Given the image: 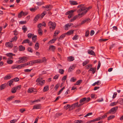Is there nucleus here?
<instances>
[{"label":"nucleus","instance_id":"nucleus-1","mask_svg":"<svg viewBox=\"0 0 123 123\" xmlns=\"http://www.w3.org/2000/svg\"><path fill=\"white\" fill-rule=\"evenodd\" d=\"M48 25L49 26V28L51 31H52L55 29L56 24L55 22L50 21L48 22Z\"/></svg>","mask_w":123,"mask_h":123},{"label":"nucleus","instance_id":"nucleus-2","mask_svg":"<svg viewBox=\"0 0 123 123\" xmlns=\"http://www.w3.org/2000/svg\"><path fill=\"white\" fill-rule=\"evenodd\" d=\"M42 80V78L40 77L37 79L36 80V82H37L36 84L41 86H42L44 85L45 83V80Z\"/></svg>","mask_w":123,"mask_h":123},{"label":"nucleus","instance_id":"nucleus-3","mask_svg":"<svg viewBox=\"0 0 123 123\" xmlns=\"http://www.w3.org/2000/svg\"><path fill=\"white\" fill-rule=\"evenodd\" d=\"M75 11V10L69 11L66 12L65 15H69L68 17L69 18H70L74 16L73 13Z\"/></svg>","mask_w":123,"mask_h":123},{"label":"nucleus","instance_id":"nucleus-4","mask_svg":"<svg viewBox=\"0 0 123 123\" xmlns=\"http://www.w3.org/2000/svg\"><path fill=\"white\" fill-rule=\"evenodd\" d=\"M18 59L19 60L17 61V62L19 63H24L27 61L26 57H19Z\"/></svg>","mask_w":123,"mask_h":123},{"label":"nucleus","instance_id":"nucleus-5","mask_svg":"<svg viewBox=\"0 0 123 123\" xmlns=\"http://www.w3.org/2000/svg\"><path fill=\"white\" fill-rule=\"evenodd\" d=\"M118 106H116L111 109L107 113V114L110 113L113 114L115 113L117 110Z\"/></svg>","mask_w":123,"mask_h":123},{"label":"nucleus","instance_id":"nucleus-6","mask_svg":"<svg viewBox=\"0 0 123 123\" xmlns=\"http://www.w3.org/2000/svg\"><path fill=\"white\" fill-rule=\"evenodd\" d=\"M87 11L88 10L86 9V11L82 12L81 13L77 15H76V16L77 18H80L84 16Z\"/></svg>","mask_w":123,"mask_h":123},{"label":"nucleus","instance_id":"nucleus-7","mask_svg":"<svg viewBox=\"0 0 123 123\" xmlns=\"http://www.w3.org/2000/svg\"><path fill=\"white\" fill-rule=\"evenodd\" d=\"M102 117H98L96 118L93 119L92 120L87 121L86 123H91L92 122H95L97 121H99L100 120Z\"/></svg>","mask_w":123,"mask_h":123},{"label":"nucleus","instance_id":"nucleus-8","mask_svg":"<svg viewBox=\"0 0 123 123\" xmlns=\"http://www.w3.org/2000/svg\"><path fill=\"white\" fill-rule=\"evenodd\" d=\"M86 9L88 10V9H86V8L85 7H81L79 9H78L77 12L78 13H80L81 12H83L85 11H86Z\"/></svg>","mask_w":123,"mask_h":123},{"label":"nucleus","instance_id":"nucleus-9","mask_svg":"<svg viewBox=\"0 0 123 123\" xmlns=\"http://www.w3.org/2000/svg\"><path fill=\"white\" fill-rule=\"evenodd\" d=\"M52 6L50 5L46 6L44 7V8H46L45 10L47 11L50 10L52 9Z\"/></svg>","mask_w":123,"mask_h":123},{"label":"nucleus","instance_id":"nucleus-10","mask_svg":"<svg viewBox=\"0 0 123 123\" xmlns=\"http://www.w3.org/2000/svg\"><path fill=\"white\" fill-rule=\"evenodd\" d=\"M12 42H8L6 43V47L9 48H12L13 46V44L11 43Z\"/></svg>","mask_w":123,"mask_h":123},{"label":"nucleus","instance_id":"nucleus-11","mask_svg":"<svg viewBox=\"0 0 123 123\" xmlns=\"http://www.w3.org/2000/svg\"><path fill=\"white\" fill-rule=\"evenodd\" d=\"M41 107V105L40 104L34 105L32 109H40Z\"/></svg>","mask_w":123,"mask_h":123},{"label":"nucleus","instance_id":"nucleus-12","mask_svg":"<svg viewBox=\"0 0 123 123\" xmlns=\"http://www.w3.org/2000/svg\"><path fill=\"white\" fill-rule=\"evenodd\" d=\"M87 53L88 54L92 55L95 56L96 55L95 53L92 50H88L87 51Z\"/></svg>","mask_w":123,"mask_h":123},{"label":"nucleus","instance_id":"nucleus-13","mask_svg":"<svg viewBox=\"0 0 123 123\" xmlns=\"http://www.w3.org/2000/svg\"><path fill=\"white\" fill-rule=\"evenodd\" d=\"M74 59V57L72 56H69L67 57L68 60L69 62H71L73 61Z\"/></svg>","mask_w":123,"mask_h":123},{"label":"nucleus","instance_id":"nucleus-14","mask_svg":"<svg viewBox=\"0 0 123 123\" xmlns=\"http://www.w3.org/2000/svg\"><path fill=\"white\" fill-rule=\"evenodd\" d=\"M40 16V15L39 14L37 15L35 17L34 19V21L35 23H36L38 20L39 17Z\"/></svg>","mask_w":123,"mask_h":123},{"label":"nucleus","instance_id":"nucleus-15","mask_svg":"<svg viewBox=\"0 0 123 123\" xmlns=\"http://www.w3.org/2000/svg\"><path fill=\"white\" fill-rule=\"evenodd\" d=\"M96 70V68H90V69L89 70H88V72L90 71H92V74H94Z\"/></svg>","mask_w":123,"mask_h":123},{"label":"nucleus","instance_id":"nucleus-16","mask_svg":"<svg viewBox=\"0 0 123 123\" xmlns=\"http://www.w3.org/2000/svg\"><path fill=\"white\" fill-rule=\"evenodd\" d=\"M6 55L8 56L10 59H12V56L13 55H15V54H13L12 53H9L8 54H6Z\"/></svg>","mask_w":123,"mask_h":123},{"label":"nucleus","instance_id":"nucleus-17","mask_svg":"<svg viewBox=\"0 0 123 123\" xmlns=\"http://www.w3.org/2000/svg\"><path fill=\"white\" fill-rule=\"evenodd\" d=\"M11 78V77L10 75L9 74L5 76L4 78V79L5 80H6L10 79Z\"/></svg>","mask_w":123,"mask_h":123},{"label":"nucleus","instance_id":"nucleus-18","mask_svg":"<svg viewBox=\"0 0 123 123\" xmlns=\"http://www.w3.org/2000/svg\"><path fill=\"white\" fill-rule=\"evenodd\" d=\"M86 98H84L81 99L80 101V103H84V104L85 103V100H86Z\"/></svg>","mask_w":123,"mask_h":123},{"label":"nucleus","instance_id":"nucleus-19","mask_svg":"<svg viewBox=\"0 0 123 123\" xmlns=\"http://www.w3.org/2000/svg\"><path fill=\"white\" fill-rule=\"evenodd\" d=\"M69 3L71 5H75L78 4V3L77 2L74 1H70Z\"/></svg>","mask_w":123,"mask_h":123},{"label":"nucleus","instance_id":"nucleus-20","mask_svg":"<svg viewBox=\"0 0 123 123\" xmlns=\"http://www.w3.org/2000/svg\"><path fill=\"white\" fill-rule=\"evenodd\" d=\"M49 49H51L53 52L54 51V50L55 48V46L53 45H51L49 46Z\"/></svg>","mask_w":123,"mask_h":123},{"label":"nucleus","instance_id":"nucleus-21","mask_svg":"<svg viewBox=\"0 0 123 123\" xmlns=\"http://www.w3.org/2000/svg\"><path fill=\"white\" fill-rule=\"evenodd\" d=\"M17 39V37L15 36L12 38L10 40L11 42H12L13 41H16Z\"/></svg>","mask_w":123,"mask_h":123},{"label":"nucleus","instance_id":"nucleus-22","mask_svg":"<svg viewBox=\"0 0 123 123\" xmlns=\"http://www.w3.org/2000/svg\"><path fill=\"white\" fill-rule=\"evenodd\" d=\"M22 29L23 31V32L24 33H25L27 30V27L25 25H24L23 26Z\"/></svg>","mask_w":123,"mask_h":123},{"label":"nucleus","instance_id":"nucleus-23","mask_svg":"<svg viewBox=\"0 0 123 123\" xmlns=\"http://www.w3.org/2000/svg\"><path fill=\"white\" fill-rule=\"evenodd\" d=\"M101 84V82L100 80H98L97 82H96L92 84V85L93 86H94L96 84H97L98 86L99 85Z\"/></svg>","mask_w":123,"mask_h":123},{"label":"nucleus","instance_id":"nucleus-24","mask_svg":"<svg viewBox=\"0 0 123 123\" xmlns=\"http://www.w3.org/2000/svg\"><path fill=\"white\" fill-rule=\"evenodd\" d=\"M74 68L73 66H70L68 69V72H71L74 69Z\"/></svg>","mask_w":123,"mask_h":123},{"label":"nucleus","instance_id":"nucleus-25","mask_svg":"<svg viewBox=\"0 0 123 123\" xmlns=\"http://www.w3.org/2000/svg\"><path fill=\"white\" fill-rule=\"evenodd\" d=\"M82 80H80L77 81L74 84V85H80V84L82 82Z\"/></svg>","mask_w":123,"mask_h":123},{"label":"nucleus","instance_id":"nucleus-26","mask_svg":"<svg viewBox=\"0 0 123 123\" xmlns=\"http://www.w3.org/2000/svg\"><path fill=\"white\" fill-rule=\"evenodd\" d=\"M18 49L20 51H24L25 49V47L22 45L20 46L19 47Z\"/></svg>","mask_w":123,"mask_h":123},{"label":"nucleus","instance_id":"nucleus-27","mask_svg":"<svg viewBox=\"0 0 123 123\" xmlns=\"http://www.w3.org/2000/svg\"><path fill=\"white\" fill-rule=\"evenodd\" d=\"M30 43V40L28 39H27L23 41L22 43V44L29 43Z\"/></svg>","mask_w":123,"mask_h":123},{"label":"nucleus","instance_id":"nucleus-28","mask_svg":"<svg viewBox=\"0 0 123 123\" xmlns=\"http://www.w3.org/2000/svg\"><path fill=\"white\" fill-rule=\"evenodd\" d=\"M35 49L36 50H38L39 48V43H36L35 45Z\"/></svg>","mask_w":123,"mask_h":123},{"label":"nucleus","instance_id":"nucleus-29","mask_svg":"<svg viewBox=\"0 0 123 123\" xmlns=\"http://www.w3.org/2000/svg\"><path fill=\"white\" fill-rule=\"evenodd\" d=\"M74 33V30H70L66 33V34L68 35H70L73 34Z\"/></svg>","mask_w":123,"mask_h":123},{"label":"nucleus","instance_id":"nucleus-30","mask_svg":"<svg viewBox=\"0 0 123 123\" xmlns=\"http://www.w3.org/2000/svg\"><path fill=\"white\" fill-rule=\"evenodd\" d=\"M49 90V86L47 85L45 86L43 90V92H45Z\"/></svg>","mask_w":123,"mask_h":123},{"label":"nucleus","instance_id":"nucleus-31","mask_svg":"<svg viewBox=\"0 0 123 123\" xmlns=\"http://www.w3.org/2000/svg\"><path fill=\"white\" fill-rule=\"evenodd\" d=\"M24 12L23 11H21L18 14V18H20L22 15H23V14H24Z\"/></svg>","mask_w":123,"mask_h":123},{"label":"nucleus","instance_id":"nucleus-32","mask_svg":"<svg viewBox=\"0 0 123 123\" xmlns=\"http://www.w3.org/2000/svg\"><path fill=\"white\" fill-rule=\"evenodd\" d=\"M43 31L41 29H38V32L40 36L42 35L43 34Z\"/></svg>","mask_w":123,"mask_h":123},{"label":"nucleus","instance_id":"nucleus-33","mask_svg":"<svg viewBox=\"0 0 123 123\" xmlns=\"http://www.w3.org/2000/svg\"><path fill=\"white\" fill-rule=\"evenodd\" d=\"M89 63V61L88 60H87L83 62L82 63L83 65V66H84Z\"/></svg>","mask_w":123,"mask_h":123},{"label":"nucleus","instance_id":"nucleus-34","mask_svg":"<svg viewBox=\"0 0 123 123\" xmlns=\"http://www.w3.org/2000/svg\"><path fill=\"white\" fill-rule=\"evenodd\" d=\"M24 67V66L23 64H21L20 65H17V68L18 69H20Z\"/></svg>","mask_w":123,"mask_h":123},{"label":"nucleus","instance_id":"nucleus-35","mask_svg":"<svg viewBox=\"0 0 123 123\" xmlns=\"http://www.w3.org/2000/svg\"><path fill=\"white\" fill-rule=\"evenodd\" d=\"M60 31H58V30H56L53 36V37L55 36H56L58 35V34L59 33H60Z\"/></svg>","mask_w":123,"mask_h":123},{"label":"nucleus","instance_id":"nucleus-36","mask_svg":"<svg viewBox=\"0 0 123 123\" xmlns=\"http://www.w3.org/2000/svg\"><path fill=\"white\" fill-rule=\"evenodd\" d=\"M78 104L79 103L78 102H77L75 103L74 104H73L72 105V107H73L74 108L75 107H76L77 108H78Z\"/></svg>","mask_w":123,"mask_h":123},{"label":"nucleus","instance_id":"nucleus-37","mask_svg":"<svg viewBox=\"0 0 123 123\" xmlns=\"http://www.w3.org/2000/svg\"><path fill=\"white\" fill-rule=\"evenodd\" d=\"M56 40V39H52L50 40L49 42H48V43L49 44L50 43L52 44L54 43Z\"/></svg>","mask_w":123,"mask_h":123},{"label":"nucleus","instance_id":"nucleus-38","mask_svg":"<svg viewBox=\"0 0 123 123\" xmlns=\"http://www.w3.org/2000/svg\"><path fill=\"white\" fill-rule=\"evenodd\" d=\"M13 82V80L12 79V80H10L7 83V84H8V85H9L10 86H11V85L12 83Z\"/></svg>","mask_w":123,"mask_h":123},{"label":"nucleus","instance_id":"nucleus-39","mask_svg":"<svg viewBox=\"0 0 123 123\" xmlns=\"http://www.w3.org/2000/svg\"><path fill=\"white\" fill-rule=\"evenodd\" d=\"M5 84H3L1 85L0 86V90H1L2 89H4L6 86Z\"/></svg>","mask_w":123,"mask_h":123},{"label":"nucleus","instance_id":"nucleus-40","mask_svg":"<svg viewBox=\"0 0 123 123\" xmlns=\"http://www.w3.org/2000/svg\"><path fill=\"white\" fill-rule=\"evenodd\" d=\"M37 39V36H33L32 37V39L33 41L35 43L36 42V41Z\"/></svg>","mask_w":123,"mask_h":123},{"label":"nucleus","instance_id":"nucleus-41","mask_svg":"<svg viewBox=\"0 0 123 123\" xmlns=\"http://www.w3.org/2000/svg\"><path fill=\"white\" fill-rule=\"evenodd\" d=\"M118 102H114L112 103H111L110 104V105L111 106H113L116 105L117 103H118Z\"/></svg>","mask_w":123,"mask_h":123},{"label":"nucleus","instance_id":"nucleus-42","mask_svg":"<svg viewBox=\"0 0 123 123\" xmlns=\"http://www.w3.org/2000/svg\"><path fill=\"white\" fill-rule=\"evenodd\" d=\"M74 123H83V121L81 120H75L74 121Z\"/></svg>","mask_w":123,"mask_h":123},{"label":"nucleus","instance_id":"nucleus-43","mask_svg":"<svg viewBox=\"0 0 123 123\" xmlns=\"http://www.w3.org/2000/svg\"><path fill=\"white\" fill-rule=\"evenodd\" d=\"M16 90L15 87L12 88L11 90V92L12 93H14L16 92Z\"/></svg>","mask_w":123,"mask_h":123},{"label":"nucleus","instance_id":"nucleus-44","mask_svg":"<svg viewBox=\"0 0 123 123\" xmlns=\"http://www.w3.org/2000/svg\"><path fill=\"white\" fill-rule=\"evenodd\" d=\"M33 88H29L27 91V92L28 93H31L32 92H33Z\"/></svg>","mask_w":123,"mask_h":123},{"label":"nucleus","instance_id":"nucleus-45","mask_svg":"<svg viewBox=\"0 0 123 123\" xmlns=\"http://www.w3.org/2000/svg\"><path fill=\"white\" fill-rule=\"evenodd\" d=\"M37 8H30V10L32 12H35V11H36L37 9H38V7H37Z\"/></svg>","mask_w":123,"mask_h":123},{"label":"nucleus","instance_id":"nucleus-46","mask_svg":"<svg viewBox=\"0 0 123 123\" xmlns=\"http://www.w3.org/2000/svg\"><path fill=\"white\" fill-rule=\"evenodd\" d=\"M78 35H75L74 37H73V39L74 40H76L78 39Z\"/></svg>","mask_w":123,"mask_h":123},{"label":"nucleus","instance_id":"nucleus-47","mask_svg":"<svg viewBox=\"0 0 123 123\" xmlns=\"http://www.w3.org/2000/svg\"><path fill=\"white\" fill-rule=\"evenodd\" d=\"M115 117V116H114L113 115H111L108 117V120H111L114 118Z\"/></svg>","mask_w":123,"mask_h":123},{"label":"nucleus","instance_id":"nucleus-48","mask_svg":"<svg viewBox=\"0 0 123 123\" xmlns=\"http://www.w3.org/2000/svg\"><path fill=\"white\" fill-rule=\"evenodd\" d=\"M23 64V65H24V67L26 66L27 65H29L30 66V65L31 64V62H27V63H24Z\"/></svg>","mask_w":123,"mask_h":123},{"label":"nucleus","instance_id":"nucleus-49","mask_svg":"<svg viewBox=\"0 0 123 123\" xmlns=\"http://www.w3.org/2000/svg\"><path fill=\"white\" fill-rule=\"evenodd\" d=\"M76 78H74V77L72 78L70 80V81L71 82H74L76 81Z\"/></svg>","mask_w":123,"mask_h":123},{"label":"nucleus","instance_id":"nucleus-50","mask_svg":"<svg viewBox=\"0 0 123 123\" xmlns=\"http://www.w3.org/2000/svg\"><path fill=\"white\" fill-rule=\"evenodd\" d=\"M92 65L91 64H89L85 66L86 69H88L90 67H92Z\"/></svg>","mask_w":123,"mask_h":123},{"label":"nucleus","instance_id":"nucleus-51","mask_svg":"<svg viewBox=\"0 0 123 123\" xmlns=\"http://www.w3.org/2000/svg\"><path fill=\"white\" fill-rule=\"evenodd\" d=\"M64 71L62 69H60L59 70V72L61 74H63Z\"/></svg>","mask_w":123,"mask_h":123},{"label":"nucleus","instance_id":"nucleus-52","mask_svg":"<svg viewBox=\"0 0 123 123\" xmlns=\"http://www.w3.org/2000/svg\"><path fill=\"white\" fill-rule=\"evenodd\" d=\"M66 34V33L64 34L61 35L59 37V39L62 38V39L63 38L65 37Z\"/></svg>","mask_w":123,"mask_h":123},{"label":"nucleus","instance_id":"nucleus-53","mask_svg":"<svg viewBox=\"0 0 123 123\" xmlns=\"http://www.w3.org/2000/svg\"><path fill=\"white\" fill-rule=\"evenodd\" d=\"M13 62L12 60H9L7 61V63L9 64H11Z\"/></svg>","mask_w":123,"mask_h":123},{"label":"nucleus","instance_id":"nucleus-54","mask_svg":"<svg viewBox=\"0 0 123 123\" xmlns=\"http://www.w3.org/2000/svg\"><path fill=\"white\" fill-rule=\"evenodd\" d=\"M65 88V86H64L58 92V95H59L62 92L63 90V89H64Z\"/></svg>","mask_w":123,"mask_h":123},{"label":"nucleus","instance_id":"nucleus-55","mask_svg":"<svg viewBox=\"0 0 123 123\" xmlns=\"http://www.w3.org/2000/svg\"><path fill=\"white\" fill-rule=\"evenodd\" d=\"M35 63H42V61L40 59H38L37 60H35Z\"/></svg>","mask_w":123,"mask_h":123},{"label":"nucleus","instance_id":"nucleus-56","mask_svg":"<svg viewBox=\"0 0 123 123\" xmlns=\"http://www.w3.org/2000/svg\"><path fill=\"white\" fill-rule=\"evenodd\" d=\"M76 18H77L76 17V16H75L73 18H72L70 19V22H72L75 20L76 19Z\"/></svg>","mask_w":123,"mask_h":123},{"label":"nucleus","instance_id":"nucleus-57","mask_svg":"<svg viewBox=\"0 0 123 123\" xmlns=\"http://www.w3.org/2000/svg\"><path fill=\"white\" fill-rule=\"evenodd\" d=\"M70 105L69 104H68L66 106H65L64 107V109L66 110L68 109L70 107Z\"/></svg>","mask_w":123,"mask_h":123},{"label":"nucleus","instance_id":"nucleus-58","mask_svg":"<svg viewBox=\"0 0 123 123\" xmlns=\"http://www.w3.org/2000/svg\"><path fill=\"white\" fill-rule=\"evenodd\" d=\"M33 34H32L31 33H29L28 35V38H31L33 36Z\"/></svg>","mask_w":123,"mask_h":123},{"label":"nucleus","instance_id":"nucleus-59","mask_svg":"<svg viewBox=\"0 0 123 123\" xmlns=\"http://www.w3.org/2000/svg\"><path fill=\"white\" fill-rule=\"evenodd\" d=\"M28 51L32 53L33 52V50L32 48L30 47H29L28 48Z\"/></svg>","mask_w":123,"mask_h":123},{"label":"nucleus","instance_id":"nucleus-60","mask_svg":"<svg viewBox=\"0 0 123 123\" xmlns=\"http://www.w3.org/2000/svg\"><path fill=\"white\" fill-rule=\"evenodd\" d=\"M89 31L88 30L86 31L85 36L86 37H88L89 35Z\"/></svg>","mask_w":123,"mask_h":123},{"label":"nucleus","instance_id":"nucleus-61","mask_svg":"<svg viewBox=\"0 0 123 123\" xmlns=\"http://www.w3.org/2000/svg\"><path fill=\"white\" fill-rule=\"evenodd\" d=\"M14 97H12V96H11L10 97L8 98H7L6 99L8 101H10V100H12V99L14 98Z\"/></svg>","mask_w":123,"mask_h":123},{"label":"nucleus","instance_id":"nucleus-62","mask_svg":"<svg viewBox=\"0 0 123 123\" xmlns=\"http://www.w3.org/2000/svg\"><path fill=\"white\" fill-rule=\"evenodd\" d=\"M69 27V24H66L64 27L65 29V30H68V28Z\"/></svg>","mask_w":123,"mask_h":123},{"label":"nucleus","instance_id":"nucleus-63","mask_svg":"<svg viewBox=\"0 0 123 123\" xmlns=\"http://www.w3.org/2000/svg\"><path fill=\"white\" fill-rule=\"evenodd\" d=\"M12 79L13 80V81L15 82H17L19 80V79L17 77L15 78Z\"/></svg>","mask_w":123,"mask_h":123},{"label":"nucleus","instance_id":"nucleus-64","mask_svg":"<svg viewBox=\"0 0 123 123\" xmlns=\"http://www.w3.org/2000/svg\"><path fill=\"white\" fill-rule=\"evenodd\" d=\"M17 119H13L11 120L10 121V122L11 123H14L16 122L17 121Z\"/></svg>","mask_w":123,"mask_h":123}]
</instances>
